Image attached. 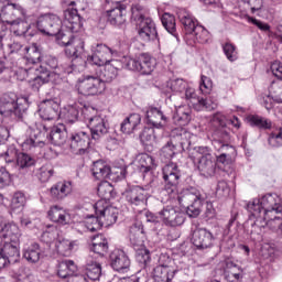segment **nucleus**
I'll return each mask as SVG.
<instances>
[{"mask_svg":"<svg viewBox=\"0 0 282 282\" xmlns=\"http://www.w3.org/2000/svg\"><path fill=\"white\" fill-rule=\"evenodd\" d=\"M91 173L95 180H111V166L105 161H96L93 163Z\"/></svg>","mask_w":282,"mask_h":282,"instance_id":"obj_33","label":"nucleus"},{"mask_svg":"<svg viewBox=\"0 0 282 282\" xmlns=\"http://www.w3.org/2000/svg\"><path fill=\"white\" fill-rule=\"evenodd\" d=\"M41 131H33L30 137H26L25 139H19L20 144L23 149V151H32L34 149H41L45 147V142H43Z\"/></svg>","mask_w":282,"mask_h":282,"instance_id":"obj_28","label":"nucleus"},{"mask_svg":"<svg viewBox=\"0 0 282 282\" xmlns=\"http://www.w3.org/2000/svg\"><path fill=\"white\" fill-rule=\"evenodd\" d=\"M123 197H126L128 204H130V206L133 208L138 206L144 208L147 206V202L149 200V192L138 185L128 186L123 192Z\"/></svg>","mask_w":282,"mask_h":282,"instance_id":"obj_14","label":"nucleus"},{"mask_svg":"<svg viewBox=\"0 0 282 282\" xmlns=\"http://www.w3.org/2000/svg\"><path fill=\"white\" fill-rule=\"evenodd\" d=\"M180 145L175 144L173 140L171 139L170 142H167L162 149H161V158H164L165 160H173L176 152H180L181 150L177 149Z\"/></svg>","mask_w":282,"mask_h":282,"instance_id":"obj_51","label":"nucleus"},{"mask_svg":"<svg viewBox=\"0 0 282 282\" xmlns=\"http://www.w3.org/2000/svg\"><path fill=\"white\" fill-rule=\"evenodd\" d=\"M224 276L228 282H241L243 280V270L232 262H227Z\"/></svg>","mask_w":282,"mask_h":282,"instance_id":"obj_37","label":"nucleus"},{"mask_svg":"<svg viewBox=\"0 0 282 282\" xmlns=\"http://www.w3.org/2000/svg\"><path fill=\"white\" fill-rule=\"evenodd\" d=\"M82 272L90 281H99L102 275V267L100 263L94 260H87L86 264L83 267Z\"/></svg>","mask_w":282,"mask_h":282,"instance_id":"obj_34","label":"nucleus"},{"mask_svg":"<svg viewBox=\"0 0 282 282\" xmlns=\"http://www.w3.org/2000/svg\"><path fill=\"white\" fill-rule=\"evenodd\" d=\"M159 217L164 226L169 228H177V226H182L184 221H186L184 212L171 205L163 207V209L159 212Z\"/></svg>","mask_w":282,"mask_h":282,"instance_id":"obj_12","label":"nucleus"},{"mask_svg":"<svg viewBox=\"0 0 282 282\" xmlns=\"http://www.w3.org/2000/svg\"><path fill=\"white\" fill-rule=\"evenodd\" d=\"M132 19L137 21L139 26V36L143 41H155L158 39V30L155 29V22L151 18H147V9L139 3L132 4Z\"/></svg>","mask_w":282,"mask_h":282,"instance_id":"obj_7","label":"nucleus"},{"mask_svg":"<svg viewBox=\"0 0 282 282\" xmlns=\"http://www.w3.org/2000/svg\"><path fill=\"white\" fill-rule=\"evenodd\" d=\"M52 175H54V169L47 165H43L42 167L39 169L37 178L40 180V182H50Z\"/></svg>","mask_w":282,"mask_h":282,"instance_id":"obj_60","label":"nucleus"},{"mask_svg":"<svg viewBox=\"0 0 282 282\" xmlns=\"http://www.w3.org/2000/svg\"><path fill=\"white\" fill-rule=\"evenodd\" d=\"M41 246L34 242L30 247L24 249L23 257L30 263H39V261H41Z\"/></svg>","mask_w":282,"mask_h":282,"instance_id":"obj_45","label":"nucleus"},{"mask_svg":"<svg viewBox=\"0 0 282 282\" xmlns=\"http://www.w3.org/2000/svg\"><path fill=\"white\" fill-rule=\"evenodd\" d=\"M34 158H32L28 153H19L17 159V164L19 169H30V166H34Z\"/></svg>","mask_w":282,"mask_h":282,"instance_id":"obj_58","label":"nucleus"},{"mask_svg":"<svg viewBox=\"0 0 282 282\" xmlns=\"http://www.w3.org/2000/svg\"><path fill=\"white\" fill-rule=\"evenodd\" d=\"M70 149L75 155H85L91 144V138L87 131H77L70 134Z\"/></svg>","mask_w":282,"mask_h":282,"instance_id":"obj_15","label":"nucleus"},{"mask_svg":"<svg viewBox=\"0 0 282 282\" xmlns=\"http://www.w3.org/2000/svg\"><path fill=\"white\" fill-rule=\"evenodd\" d=\"M25 52H26V61H29V63L33 64V65H37L36 63H40L41 61V48L37 47L36 44H32L29 47H25Z\"/></svg>","mask_w":282,"mask_h":282,"instance_id":"obj_50","label":"nucleus"},{"mask_svg":"<svg viewBox=\"0 0 282 282\" xmlns=\"http://www.w3.org/2000/svg\"><path fill=\"white\" fill-rule=\"evenodd\" d=\"M110 267L116 272H121L124 274L128 272L131 268V260L129 259V256L123 250L115 249L110 253Z\"/></svg>","mask_w":282,"mask_h":282,"instance_id":"obj_19","label":"nucleus"},{"mask_svg":"<svg viewBox=\"0 0 282 282\" xmlns=\"http://www.w3.org/2000/svg\"><path fill=\"white\" fill-rule=\"evenodd\" d=\"M177 17L185 30V34H193L196 28L199 26V24H197V20L193 18V14H191L186 9L178 10Z\"/></svg>","mask_w":282,"mask_h":282,"instance_id":"obj_29","label":"nucleus"},{"mask_svg":"<svg viewBox=\"0 0 282 282\" xmlns=\"http://www.w3.org/2000/svg\"><path fill=\"white\" fill-rule=\"evenodd\" d=\"M25 206V194L23 192H15L11 198L10 208L13 213L23 210Z\"/></svg>","mask_w":282,"mask_h":282,"instance_id":"obj_49","label":"nucleus"},{"mask_svg":"<svg viewBox=\"0 0 282 282\" xmlns=\"http://www.w3.org/2000/svg\"><path fill=\"white\" fill-rule=\"evenodd\" d=\"M47 215L51 221H54V224H58L59 226H67L72 224V216L69 213L58 205L52 206Z\"/></svg>","mask_w":282,"mask_h":282,"instance_id":"obj_26","label":"nucleus"},{"mask_svg":"<svg viewBox=\"0 0 282 282\" xmlns=\"http://www.w3.org/2000/svg\"><path fill=\"white\" fill-rule=\"evenodd\" d=\"M281 198L276 194H267L261 198H256L247 204V210L251 213L253 217L259 215L270 217L273 213L282 212Z\"/></svg>","mask_w":282,"mask_h":282,"instance_id":"obj_6","label":"nucleus"},{"mask_svg":"<svg viewBox=\"0 0 282 282\" xmlns=\"http://www.w3.org/2000/svg\"><path fill=\"white\" fill-rule=\"evenodd\" d=\"M124 14H127V7L120 3L107 11L108 21L111 25H122L127 21Z\"/></svg>","mask_w":282,"mask_h":282,"instance_id":"obj_30","label":"nucleus"},{"mask_svg":"<svg viewBox=\"0 0 282 282\" xmlns=\"http://www.w3.org/2000/svg\"><path fill=\"white\" fill-rule=\"evenodd\" d=\"M90 250L95 252V254H99V257H105V254L109 252V242L107 241V238L102 235H97L93 239Z\"/></svg>","mask_w":282,"mask_h":282,"instance_id":"obj_41","label":"nucleus"},{"mask_svg":"<svg viewBox=\"0 0 282 282\" xmlns=\"http://www.w3.org/2000/svg\"><path fill=\"white\" fill-rule=\"evenodd\" d=\"M76 270H78V267H76L74 260H64L58 264L57 275L59 279H69L76 274Z\"/></svg>","mask_w":282,"mask_h":282,"instance_id":"obj_40","label":"nucleus"},{"mask_svg":"<svg viewBox=\"0 0 282 282\" xmlns=\"http://www.w3.org/2000/svg\"><path fill=\"white\" fill-rule=\"evenodd\" d=\"M73 191L72 182L69 181H62L54 184L50 188V196L54 202H61L65 199L67 195H70Z\"/></svg>","mask_w":282,"mask_h":282,"instance_id":"obj_25","label":"nucleus"},{"mask_svg":"<svg viewBox=\"0 0 282 282\" xmlns=\"http://www.w3.org/2000/svg\"><path fill=\"white\" fill-rule=\"evenodd\" d=\"M21 106L17 102V95H3L0 97V116H8L14 113V116H21Z\"/></svg>","mask_w":282,"mask_h":282,"instance_id":"obj_20","label":"nucleus"},{"mask_svg":"<svg viewBox=\"0 0 282 282\" xmlns=\"http://www.w3.org/2000/svg\"><path fill=\"white\" fill-rule=\"evenodd\" d=\"M271 94L273 95V100L278 104H282V83H273L271 85Z\"/></svg>","mask_w":282,"mask_h":282,"instance_id":"obj_64","label":"nucleus"},{"mask_svg":"<svg viewBox=\"0 0 282 282\" xmlns=\"http://www.w3.org/2000/svg\"><path fill=\"white\" fill-rule=\"evenodd\" d=\"M145 118L150 124L153 127H156V129H160V127H164L166 124V116H164V112L158 108L150 107L147 110Z\"/></svg>","mask_w":282,"mask_h":282,"instance_id":"obj_36","label":"nucleus"},{"mask_svg":"<svg viewBox=\"0 0 282 282\" xmlns=\"http://www.w3.org/2000/svg\"><path fill=\"white\" fill-rule=\"evenodd\" d=\"M105 89H107V86L97 74L87 75L83 79H79L77 84V91L82 96H99Z\"/></svg>","mask_w":282,"mask_h":282,"instance_id":"obj_9","label":"nucleus"},{"mask_svg":"<svg viewBox=\"0 0 282 282\" xmlns=\"http://www.w3.org/2000/svg\"><path fill=\"white\" fill-rule=\"evenodd\" d=\"M112 55L113 51L109 48V46H107L106 44H96V46H93L91 56H88V63L97 65V67H102L111 63V59H109V57Z\"/></svg>","mask_w":282,"mask_h":282,"instance_id":"obj_18","label":"nucleus"},{"mask_svg":"<svg viewBox=\"0 0 282 282\" xmlns=\"http://www.w3.org/2000/svg\"><path fill=\"white\" fill-rule=\"evenodd\" d=\"M25 17V9L19 3H12L10 0L0 2V19L9 25L14 21V17Z\"/></svg>","mask_w":282,"mask_h":282,"instance_id":"obj_16","label":"nucleus"},{"mask_svg":"<svg viewBox=\"0 0 282 282\" xmlns=\"http://www.w3.org/2000/svg\"><path fill=\"white\" fill-rule=\"evenodd\" d=\"M257 219L250 224V228H248V232L252 239V241H261L263 239V232H265V220H263V216H254Z\"/></svg>","mask_w":282,"mask_h":282,"instance_id":"obj_32","label":"nucleus"},{"mask_svg":"<svg viewBox=\"0 0 282 282\" xmlns=\"http://www.w3.org/2000/svg\"><path fill=\"white\" fill-rule=\"evenodd\" d=\"M55 248L62 257H72V251L74 250V242L67 239H59L56 241Z\"/></svg>","mask_w":282,"mask_h":282,"instance_id":"obj_48","label":"nucleus"},{"mask_svg":"<svg viewBox=\"0 0 282 282\" xmlns=\"http://www.w3.org/2000/svg\"><path fill=\"white\" fill-rule=\"evenodd\" d=\"M161 23L163 28H165L166 32H169V34H172V36H175V39H177V28L175 23V15L171 13H164L161 18Z\"/></svg>","mask_w":282,"mask_h":282,"instance_id":"obj_46","label":"nucleus"},{"mask_svg":"<svg viewBox=\"0 0 282 282\" xmlns=\"http://www.w3.org/2000/svg\"><path fill=\"white\" fill-rule=\"evenodd\" d=\"M97 193L101 199L113 197V185L107 181H102L97 188Z\"/></svg>","mask_w":282,"mask_h":282,"instance_id":"obj_56","label":"nucleus"},{"mask_svg":"<svg viewBox=\"0 0 282 282\" xmlns=\"http://www.w3.org/2000/svg\"><path fill=\"white\" fill-rule=\"evenodd\" d=\"M29 83H31L32 89L39 91L43 85L50 83V69L43 65L34 64L24 69Z\"/></svg>","mask_w":282,"mask_h":282,"instance_id":"obj_10","label":"nucleus"},{"mask_svg":"<svg viewBox=\"0 0 282 282\" xmlns=\"http://www.w3.org/2000/svg\"><path fill=\"white\" fill-rule=\"evenodd\" d=\"M268 144L273 149H279L282 147V127L274 128L268 138Z\"/></svg>","mask_w":282,"mask_h":282,"instance_id":"obj_52","label":"nucleus"},{"mask_svg":"<svg viewBox=\"0 0 282 282\" xmlns=\"http://www.w3.org/2000/svg\"><path fill=\"white\" fill-rule=\"evenodd\" d=\"M210 124L213 129H221L226 127V117L221 112H216L210 119Z\"/></svg>","mask_w":282,"mask_h":282,"instance_id":"obj_62","label":"nucleus"},{"mask_svg":"<svg viewBox=\"0 0 282 282\" xmlns=\"http://www.w3.org/2000/svg\"><path fill=\"white\" fill-rule=\"evenodd\" d=\"M224 54L230 61V63H235L237 58H239L237 53V46L235 44L227 42L223 45Z\"/></svg>","mask_w":282,"mask_h":282,"instance_id":"obj_59","label":"nucleus"},{"mask_svg":"<svg viewBox=\"0 0 282 282\" xmlns=\"http://www.w3.org/2000/svg\"><path fill=\"white\" fill-rule=\"evenodd\" d=\"M63 21L56 14L46 13L41 15L36 21V28L42 34L47 36H56L57 32H61Z\"/></svg>","mask_w":282,"mask_h":282,"instance_id":"obj_11","label":"nucleus"},{"mask_svg":"<svg viewBox=\"0 0 282 282\" xmlns=\"http://www.w3.org/2000/svg\"><path fill=\"white\" fill-rule=\"evenodd\" d=\"M80 116V105L74 104L64 108V121L67 124H76L78 122V117Z\"/></svg>","mask_w":282,"mask_h":282,"instance_id":"obj_43","label":"nucleus"},{"mask_svg":"<svg viewBox=\"0 0 282 282\" xmlns=\"http://www.w3.org/2000/svg\"><path fill=\"white\" fill-rule=\"evenodd\" d=\"M156 268H167V270H175V267H173V260L166 253L160 254L159 264L156 265Z\"/></svg>","mask_w":282,"mask_h":282,"instance_id":"obj_63","label":"nucleus"},{"mask_svg":"<svg viewBox=\"0 0 282 282\" xmlns=\"http://www.w3.org/2000/svg\"><path fill=\"white\" fill-rule=\"evenodd\" d=\"M0 254H3L9 263H17L19 261V241L21 239V231L15 224H7L1 231Z\"/></svg>","mask_w":282,"mask_h":282,"instance_id":"obj_4","label":"nucleus"},{"mask_svg":"<svg viewBox=\"0 0 282 282\" xmlns=\"http://www.w3.org/2000/svg\"><path fill=\"white\" fill-rule=\"evenodd\" d=\"M191 104L178 106L173 115V122L178 127H186L192 120Z\"/></svg>","mask_w":282,"mask_h":282,"instance_id":"obj_31","label":"nucleus"},{"mask_svg":"<svg viewBox=\"0 0 282 282\" xmlns=\"http://www.w3.org/2000/svg\"><path fill=\"white\" fill-rule=\"evenodd\" d=\"M140 122H142V117H140V113H131L121 122L122 133H126L127 135L133 133Z\"/></svg>","mask_w":282,"mask_h":282,"instance_id":"obj_39","label":"nucleus"},{"mask_svg":"<svg viewBox=\"0 0 282 282\" xmlns=\"http://www.w3.org/2000/svg\"><path fill=\"white\" fill-rule=\"evenodd\" d=\"M251 127H257L258 129L268 130L272 127V121L265 117L259 115H251L248 117Z\"/></svg>","mask_w":282,"mask_h":282,"instance_id":"obj_47","label":"nucleus"},{"mask_svg":"<svg viewBox=\"0 0 282 282\" xmlns=\"http://www.w3.org/2000/svg\"><path fill=\"white\" fill-rule=\"evenodd\" d=\"M9 25H12L14 34L18 36H25L30 30V23L25 20H13Z\"/></svg>","mask_w":282,"mask_h":282,"instance_id":"obj_55","label":"nucleus"},{"mask_svg":"<svg viewBox=\"0 0 282 282\" xmlns=\"http://www.w3.org/2000/svg\"><path fill=\"white\" fill-rule=\"evenodd\" d=\"M90 135L93 140H100L102 135L109 133V121L101 116L90 118Z\"/></svg>","mask_w":282,"mask_h":282,"instance_id":"obj_24","label":"nucleus"},{"mask_svg":"<svg viewBox=\"0 0 282 282\" xmlns=\"http://www.w3.org/2000/svg\"><path fill=\"white\" fill-rule=\"evenodd\" d=\"M122 67V63L118 59H110L108 64H104V69H99L96 75L101 83H113L118 78V70Z\"/></svg>","mask_w":282,"mask_h":282,"instance_id":"obj_21","label":"nucleus"},{"mask_svg":"<svg viewBox=\"0 0 282 282\" xmlns=\"http://www.w3.org/2000/svg\"><path fill=\"white\" fill-rule=\"evenodd\" d=\"M189 158L198 162L197 169L203 177H213L217 172V161L213 158L208 147H195L189 152Z\"/></svg>","mask_w":282,"mask_h":282,"instance_id":"obj_8","label":"nucleus"},{"mask_svg":"<svg viewBox=\"0 0 282 282\" xmlns=\"http://www.w3.org/2000/svg\"><path fill=\"white\" fill-rule=\"evenodd\" d=\"M39 111L43 120H56L61 116V106L54 99H45L40 104Z\"/></svg>","mask_w":282,"mask_h":282,"instance_id":"obj_23","label":"nucleus"},{"mask_svg":"<svg viewBox=\"0 0 282 282\" xmlns=\"http://www.w3.org/2000/svg\"><path fill=\"white\" fill-rule=\"evenodd\" d=\"M140 141L144 147H153L155 144V129L144 128L140 133Z\"/></svg>","mask_w":282,"mask_h":282,"instance_id":"obj_53","label":"nucleus"},{"mask_svg":"<svg viewBox=\"0 0 282 282\" xmlns=\"http://www.w3.org/2000/svg\"><path fill=\"white\" fill-rule=\"evenodd\" d=\"M75 6L76 1H72L64 11V25L67 30L59 29L55 36L58 45L66 47L67 56L78 58L85 52V35L79 34L83 30V18Z\"/></svg>","mask_w":282,"mask_h":282,"instance_id":"obj_2","label":"nucleus"},{"mask_svg":"<svg viewBox=\"0 0 282 282\" xmlns=\"http://www.w3.org/2000/svg\"><path fill=\"white\" fill-rule=\"evenodd\" d=\"M47 138L51 144H54L55 147H63L67 140V132L63 131L58 126H55L52 128Z\"/></svg>","mask_w":282,"mask_h":282,"instance_id":"obj_44","label":"nucleus"},{"mask_svg":"<svg viewBox=\"0 0 282 282\" xmlns=\"http://www.w3.org/2000/svg\"><path fill=\"white\" fill-rule=\"evenodd\" d=\"M171 140L174 144H178L177 149L181 150L180 152L188 151V155L191 156V151L195 149L191 147V132L181 130V132L173 135Z\"/></svg>","mask_w":282,"mask_h":282,"instance_id":"obj_35","label":"nucleus"},{"mask_svg":"<svg viewBox=\"0 0 282 282\" xmlns=\"http://www.w3.org/2000/svg\"><path fill=\"white\" fill-rule=\"evenodd\" d=\"M126 65L131 72H141L142 74L149 75L155 69L158 63L151 55L142 53L135 58H128Z\"/></svg>","mask_w":282,"mask_h":282,"instance_id":"obj_13","label":"nucleus"},{"mask_svg":"<svg viewBox=\"0 0 282 282\" xmlns=\"http://www.w3.org/2000/svg\"><path fill=\"white\" fill-rule=\"evenodd\" d=\"M144 225L142 223H135L130 227L129 239L131 246L135 248H144Z\"/></svg>","mask_w":282,"mask_h":282,"instance_id":"obj_27","label":"nucleus"},{"mask_svg":"<svg viewBox=\"0 0 282 282\" xmlns=\"http://www.w3.org/2000/svg\"><path fill=\"white\" fill-rule=\"evenodd\" d=\"M177 269H169L164 267H155L152 272V276L155 282H171L175 279Z\"/></svg>","mask_w":282,"mask_h":282,"instance_id":"obj_38","label":"nucleus"},{"mask_svg":"<svg viewBox=\"0 0 282 282\" xmlns=\"http://www.w3.org/2000/svg\"><path fill=\"white\" fill-rule=\"evenodd\" d=\"M96 217L87 220V229L90 232H96L100 226H113L118 221V208L107 204L105 200H98L95 204Z\"/></svg>","mask_w":282,"mask_h":282,"instance_id":"obj_5","label":"nucleus"},{"mask_svg":"<svg viewBox=\"0 0 282 282\" xmlns=\"http://www.w3.org/2000/svg\"><path fill=\"white\" fill-rule=\"evenodd\" d=\"M199 89L205 96L210 94V91H213V79H210V77L202 75Z\"/></svg>","mask_w":282,"mask_h":282,"instance_id":"obj_61","label":"nucleus"},{"mask_svg":"<svg viewBox=\"0 0 282 282\" xmlns=\"http://www.w3.org/2000/svg\"><path fill=\"white\" fill-rule=\"evenodd\" d=\"M138 164L139 171L144 174L155 171L158 166V164L155 163V159L147 153L140 154L138 156Z\"/></svg>","mask_w":282,"mask_h":282,"instance_id":"obj_42","label":"nucleus"},{"mask_svg":"<svg viewBox=\"0 0 282 282\" xmlns=\"http://www.w3.org/2000/svg\"><path fill=\"white\" fill-rule=\"evenodd\" d=\"M163 182L164 191L171 197H177V202L183 208H186V214L188 217H199L202 213V206L204 202L208 198L205 193H200L199 189L195 187L184 188L180 192V180L182 174L180 173V167L177 163H167L163 170Z\"/></svg>","mask_w":282,"mask_h":282,"instance_id":"obj_1","label":"nucleus"},{"mask_svg":"<svg viewBox=\"0 0 282 282\" xmlns=\"http://www.w3.org/2000/svg\"><path fill=\"white\" fill-rule=\"evenodd\" d=\"M189 35L194 36L197 43L204 44L210 41V33L202 25L196 26V30H194L193 33H189Z\"/></svg>","mask_w":282,"mask_h":282,"instance_id":"obj_54","label":"nucleus"},{"mask_svg":"<svg viewBox=\"0 0 282 282\" xmlns=\"http://www.w3.org/2000/svg\"><path fill=\"white\" fill-rule=\"evenodd\" d=\"M135 259L138 263L142 265H149L151 263V252L144 247L135 248Z\"/></svg>","mask_w":282,"mask_h":282,"instance_id":"obj_57","label":"nucleus"},{"mask_svg":"<svg viewBox=\"0 0 282 282\" xmlns=\"http://www.w3.org/2000/svg\"><path fill=\"white\" fill-rule=\"evenodd\" d=\"M213 144L217 151H230L235 153V147L230 145V128L225 126L223 128H216L213 131Z\"/></svg>","mask_w":282,"mask_h":282,"instance_id":"obj_17","label":"nucleus"},{"mask_svg":"<svg viewBox=\"0 0 282 282\" xmlns=\"http://www.w3.org/2000/svg\"><path fill=\"white\" fill-rule=\"evenodd\" d=\"M169 87L172 91L180 94L182 98H185L195 111H204V109L213 111L217 107V102L197 96L195 88L191 87L188 83L182 78L171 80Z\"/></svg>","mask_w":282,"mask_h":282,"instance_id":"obj_3","label":"nucleus"},{"mask_svg":"<svg viewBox=\"0 0 282 282\" xmlns=\"http://www.w3.org/2000/svg\"><path fill=\"white\" fill-rule=\"evenodd\" d=\"M192 241L199 250H206V248H213L215 236L208 229L200 228L193 232Z\"/></svg>","mask_w":282,"mask_h":282,"instance_id":"obj_22","label":"nucleus"}]
</instances>
